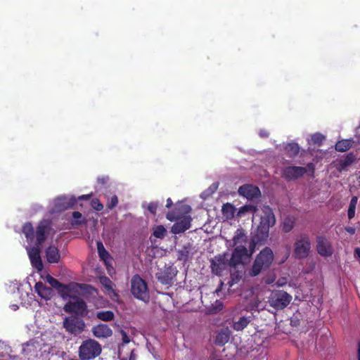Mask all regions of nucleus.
Instances as JSON below:
<instances>
[{
    "label": "nucleus",
    "mask_w": 360,
    "mask_h": 360,
    "mask_svg": "<svg viewBox=\"0 0 360 360\" xmlns=\"http://www.w3.org/2000/svg\"><path fill=\"white\" fill-rule=\"evenodd\" d=\"M274 281V278H267L266 279L265 282L267 283V284H271Z\"/></svg>",
    "instance_id": "864d4df0"
},
{
    "label": "nucleus",
    "mask_w": 360,
    "mask_h": 360,
    "mask_svg": "<svg viewBox=\"0 0 360 360\" xmlns=\"http://www.w3.org/2000/svg\"><path fill=\"white\" fill-rule=\"evenodd\" d=\"M311 166H312V165H311V164H309V165H308V167H311Z\"/></svg>",
    "instance_id": "0e129e2a"
},
{
    "label": "nucleus",
    "mask_w": 360,
    "mask_h": 360,
    "mask_svg": "<svg viewBox=\"0 0 360 360\" xmlns=\"http://www.w3.org/2000/svg\"><path fill=\"white\" fill-rule=\"evenodd\" d=\"M96 317L103 321H110L114 319V314L111 311H98Z\"/></svg>",
    "instance_id": "7c9ffc66"
},
{
    "label": "nucleus",
    "mask_w": 360,
    "mask_h": 360,
    "mask_svg": "<svg viewBox=\"0 0 360 360\" xmlns=\"http://www.w3.org/2000/svg\"><path fill=\"white\" fill-rule=\"evenodd\" d=\"M176 274V270L173 267L165 268L162 271L157 274V278L162 284H169Z\"/></svg>",
    "instance_id": "a211bd4d"
},
{
    "label": "nucleus",
    "mask_w": 360,
    "mask_h": 360,
    "mask_svg": "<svg viewBox=\"0 0 360 360\" xmlns=\"http://www.w3.org/2000/svg\"><path fill=\"white\" fill-rule=\"evenodd\" d=\"M345 229L349 233L352 235L354 234L356 231L355 229L353 227H347Z\"/></svg>",
    "instance_id": "49530a36"
},
{
    "label": "nucleus",
    "mask_w": 360,
    "mask_h": 360,
    "mask_svg": "<svg viewBox=\"0 0 360 360\" xmlns=\"http://www.w3.org/2000/svg\"><path fill=\"white\" fill-rule=\"evenodd\" d=\"M131 292L136 299L148 302L150 298L147 283L139 275H135L131 280Z\"/></svg>",
    "instance_id": "39448f33"
},
{
    "label": "nucleus",
    "mask_w": 360,
    "mask_h": 360,
    "mask_svg": "<svg viewBox=\"0 0 360 360\" xmlns=\"http://www.w3.org/2000/svg\"><path fill=\"white\" fill-rule=\"evenodd\" d=\"M129 360H136V356L134 355L133 353H131V354L129 357Z\"/></svg>",
    "instance_id": "13d9d810"
},
{
    "label": "nucleus",
    "mask_w": 360,
    "mask_h": 360,
    "mask_svg": "<svg viewBox=\"0 0 360 360\" xmlns=\"http://www.w3.org/2000/svg\"><path fill=\"white\" fill-rule=\"evenodd\" d=\"M352 141L348 139H344L338 141L335 144V150L339 152H345L351 148Z\"/></svg>",
    "instance_id": "c756f323"
},
{
    "label": "nucleus",
    "mask_w": 360,
    "mask_h": 360,
    "mask_svg": "<svg viewBox=\"0 0 360 360\" xmlns=\"http://www.w3.org/2000/svg\"><path fill=\"white\" fill-rule=\"evenodd\" d=\"M357 356H358V360H360V342L358 345Z\"/></svg>",
    "instance_id": "6e6d98bb"
},
{
    "label": "nucleus",
    "mask_w": 360,
    "mask_h": 360,
    "mask_svg": "<svg viewBox=\"0 0 360 360\" xmlns=\"http://www.w3.org/2000/svg\"><path fill=\"white\" fill-rule=\"evenodd\" d=\"M101 352V345L93 339L84 341L79 348L81 360H90L98 356Z\"/></svg>",
    "instance_id": "20e7f679"
},
{
    "label": "nucleus",
    "mask_w": 360,
    "mask_h": 360,
    "mask_svg": "<svg viewBox=\"0 0 360 360\" xmlns=\"http://www.w3.org/2000/svg\"><path fill=\"white\" fill-rule=\"evenodd\" d=\"M16 293H17L18 295L20 294V300H21V304H26V302H27L26 298H28V297H29L28 293H27V292L21 293L18 288V290H17Z\"/></svg>",
    "instance_id": "79ce46f5"
},
{
    "label": "nucleus",
    "mask_w": 360,
    "mask_h": 360,
    "mask_svg": "<svg viewBox=\"0 0 360 360\" xmlns=\"http://www.w3.org/2000/svg\"><path fill=\"white\" fill-rule=\"evenodd\" d=\"M166 233V229L162 226H158L154 229L153 235L158 238H162Z\"/></svg>",
    "instance_id": "f704fd0d"
},
{
    "label": "nucleus",
    "mask_w": 360,
    "mask_h": 360,
    "mask_svg": "<svg viewBox=\"0 0 360 360\" xmlns=\"http://www.w3.org/2000/svg\"><path fill=\"white\" fill-rule=\"evenodd\" d=\"M311 240L307 234L298 236L294 243V255L296 258L304 259L308 257L311 251Z\"/></svg>",
    "instance_id": "423d86ee"
},
{
    "label": "nucleus",
    "mask_w": 360,
    "mask_h": 360,
    "mask_svg": "<svg viewBox=\"0 0 360 360\" xmlns=\"http://www.w3.org/2000/svg\"><path fill=\"white\" fill-rule=\"evenodd\" d=\"M238 193L249 200L257 198L260 195L259 189L253 185L246 184L238 188Z\"/></svg>",
    "instance_id": "f3484780"
},
{
    "label": "nucleus",
    "mask_w": 360,
    "mask_h": 360,
    "mask_svg": "<svg viewBox=\"0 0 360 360\" xmlns=\"http://www.w3.org/2000/svg\"><path fill=\"white\" fill-rule=\"evenodd\" d=\"M292 300V296L285 291L276 290L270 294L268 302L269 305L276 310L286 307Z\"/></svg>",
    "instance_id": "0eeeda50"
},
{
    "label": "nucleus",
    "mask_w": 360,
    "mask_h": 360,
    "mask_svg": "<svg viewBox=\"0 0 360 360\" xmlns=\"http://www.w3.org/2000/svg\"><path fill=\"white\" fill-rule=\"evenodd\" d=\"M235 210V207L230 203L224 205L221 209L222 214L226 219H231L233 217Z\"/></svg>",
    "instance_id": "cd10ccee"
},
{
    "label": "nucleus",
    "mask_w": 360,
    "mask_h": 360,
    "mask_svg": "<svg viewBox=\"0 0 360 360\" xmlns=\"http://www.w3.org/2000/svg\"><path fill=\"white\" fill-rule=\"evenodd\" d=\"M22 232L25 234L27 241L32 243L34 238V233L32 225L30 223H26L22 227Z\"/></svg>",
    "instance_id": "c85d7f7f"
},
{
    "label": "nucleus",
    "mask_w": 360,
    "mask_h": 360,
    "mask_svg": "<svg viewBox=\"0 0 360 360\" xmlns=\"http://www.w3.org/2000/svg\"><path fill=\"white\" fill-rule=\"evenodd\" d=\"M92 333L97 338H107L112 335V330L110 328L103 323L95 326L91 329Z\"/></svg>",
    "instance_id": "6ab92c4d"
},
{
    "label": "nucleus",
    "mask_w": 360,
    "mask_h": 360,
    "mask_svg": "<svg viewBox=\"0 0 360 360\" xmlns=\"http://www.w3.org/2000/svg\"><path fill=\"white\" fill-rule=\"evenodd\" d=\"M295 225V221L292 218L287 217L283 220V230L285 233H288L293 229Z\"/></svg>",
    "instance_id": "473e14b6"
},
{
    "label": "nucleus",
    "mask_w": 360,
    "mask_h": 360,
    "mask_svg": "<svg viewBox=\"0 0 360 360\" xmlns=\"http://www.w3.org/2000/svg\"><path fill=\"white\" fill-rule=\"evenodd\" d=\"M50 228V222L48 220L41 221L37 226L34 236L36 237L37 243L35 246H27L30 259L32 265L38 271L43 269V264L40 257V245L44 241L46 236L45 234Z\"/></svg>",
    "instance_id": "f03ea898"
},
{
    "label": "nucleus",
    "mask_w": 360,
    "mask_h": 360,
    "mask_svg": "<svg viewBox=\"0 0 360 360\" xmlns=\"http://www.w3.org/2000/svg\"><path fill=\"white\" fill-rule=\"evenodd\" d=\"M117 203H118V198L116 195H114L108 199L107 207L110 210H112L115 206H117Z\"/></svg>",
    "instance_id": "4c0bfd02"
},
{
    "label": "nucleus",
    "mask_w": 360,
    "mask_h": 360,
    "mask_svg": "<svg viewBox=\"0 0 360 360\" xmlns=\"http://www.w3.org/2000/svg\"><path fill=\"white\" fill-rule=\"evenodd\" d=\"M351 162V160L349 158V157L345 160L344 161V165L347 166L349 164H350Z\"/></svg>",
    "instance_id": "09e8293b"
},
{
    "label": "nucleus",
    "mask_w": 360,
    "mask_h": 360,
    "mask_svg": "<svg viewBox=\"0 0 360 360\" xmlns=\"http://www.w3.org/2000/svg\"><path fill=\"white\" fill-rule=\"evenodd\" d=\"M285 283H286V279H285V278H282L279 279V280L277 281V285H278V286H283V285H284Z\"/></svg>",
    "instance_id": "a18cd8bd"
},
{
    "label": "nucleus",
    "mask_w": 360,
    "mask_h": 360,
    "mask_svg": "<svg viewBox=\"0 0 360 360\" xmlns=\"http://www.w3.org/2000/svg\"><path fill=\"white\" fill-rule=\"evenodd\" d=\"M76 203V199L73 196H60L54 202L53 212H60L72 207Z\"/></svg>",
    "instance_id": "4468645a"
},
{
    "label": "nucleus",
    "mask_w": 360,
    "mask_h": 360,
    "mask_svg": "<svg viewBox=\"0 0 360 360\" xmlns=\"http://www.w3.org/2000/svg\"><path fill=\"white\" fill-rule=\"evenodd\" d=\"M89 197H90V195H81L80 197H79V200L89 199Z\"/></svg>",
    "instance_id": "8fccbe9b"
},
{
    "label": "nucleus",
    "mask_w": 360,
    "mask_h": 360,
    "mask_svg": "<svg viewBox=\"0 0 360 360\" xmlns=\"http://www.w3.org/2000/svg\"><path fill=\"white\" fill-rule=\"evenodd\" d=\"M34 290L40 297L46 300H50L54 295L53 289L47 287L41 282H37L35 284Z\"/></svg>",
    "instance_id": "aec40b11"
},
{
    "label": "nucleus",
    "mask_w": 360,
    "mask_h": 360,
    "mask_svg": "<svg viewBox=\"0 0 360 360\" xmlns=\"http://www.w3.org/2000/svg\"><path fill=\"white\" fill-rule=\"evenodd\" d=\"M285 150L289 157H295L300 152V147L297 143H290L285 145Z\"/></svg>",
    "instance_id": "bb28decb"
},
{
    "label": "nucleus",
    "mask_w": 360,
    "mask_h": 360,
    "mask_svg": "<svg viewBox=\"0 0 360 360\" xmlns=\"http://www.w3.org/2000/svg\"><path fill=\"white\" fill-rule=\"evenodd\" d=\"M259 136L262 137V138H266V137H268L269 136V132L265 130V129H261L259 131Z\"/></svg>",
    "instance_id": "37998d69"
},
{
    "label": "nucleus",
    "mask_w": 360,
    "mask_h": 360,
    "mask_svg": "<svg viewBox=\"0 0 360 360\" xmlns=\"http://www.w3.org/2000/svg\"><path fill=\"white\" fill-rule=\"evenodd\" d=\"M307 172V168L297 166H288L281 171V176L287 181H295Z\"/></svg>",
    "instance_id": "9b49d317"
},
{
    "label": "nucleus",
    "mask_w": 360,
    "mask_h": 360,
    "mask_svg": "<svg viewBox=\"0 0 360 360\" xmlns=\"http://www.w3.org/2000/svg\"><path fill=\"white\" fill-rule=\"evenodd\" d=\"M158 202H150L148 205V210L151 213L153 214V215H155L156 214V210H157V208H158Z\"/></svg>",
    "instance_id": "ea45409f"
},
{
    "label": "nucleus",
    "mask_w": 360,
    "mask_h": 360,
    "mask_svg": "<svg viewBox=\"0 0 360 360\" xmlns=\"http://www.w3.org/2000/svg\"><path fill=\"white\" fill-rule=\"evenodd\" d=\"M251 321V317L241 316L237 321H233L232 328L236 330H243Z\"/></svg>",
    "instance_id": "b1692460"
},
{
    "label": "nucleus",
    "mask_w": 360,
    "mask_h": 360,
    "mask_svg": "<svg viewBox=\"0 0 360 360\" xmlns=\"http://www.w3.org/2000/svg\"><path fill=\"white\" fill-rule=\"evenodd\" d=\"M216 189H217V187L215 186H213V187L209 188L207 191H205L203 193H202L201 198H206L210 195L213 193L215 191Z\"/></svg>",
    "instance_id": "a19ab883"
},
{
    "label": "nucleus",
    "mask_w": 360,
    "mask_h": 360,
    "mask_svg": "<svg viewBox=\"0 0 360 360\" xmlns=\"http://www.w3.org/2000/svg\"><path fill=\"white\" fill-rule=\"evenodd\" d=\"M233 241L236 246L243 245V244L246 242V236L244 231L241 229H238L233 238Z\"/></svg>",
    "instance_id": "a878e982"
},
{
    "label": "nucleus",
    "mask_w": 360,
    "mask_h": 360,
    "mask_svg": "<svg viewBox=\"0 0 360 360\" xmlns=\"http://www.w3.org/2000/svg\"><path fill=\"white\" fill-rule=\"evenodd\" d=\"M359 182H360V175H359Z\"/></svg>",
    "instance_id": "338daca9"
},
{
    "label": "nucleus",
    "mask_w": 360,
    "mask_h": 360,
    "mask_svg": "<svg viewBox=\"0 0 360 360\" xmlns=\"http://www.w3.org/2000/svg\"><path fill=\"white\" fill-rule=\"evenodd\" d=\"M100 283L105 288L107 293L110 296L116 295L113 289V283L108 277H100Z\"/></svg>",
    "instance_id": "393cba45"
},
{
    "label": "nucleus",
    "mask_w": 360,
    "mask_h": 360,
    "mask_svg": "<svg viewBox=\"0 0 360 360\" xmlns=\"http://www.w3.org/2000/svg\"><path fill=\"white\" fill-rule=\"evenodd\" d=\"M241 277V274L238 271L231 273V278L230 281H229V285L233 286L234 284L238 283Z\"/></svg>",
    "instance_id": "c9c22d12"
},
{
    "label": "nucleus",
    "mask_w": 360,
    "mask_h": 360,
    "mask_svg": "<svg viewBox=\"0 0 360 360\" xmlns=\"http://www.w3.org/2000/svg\"><path fill=\"white\" fill-rule=\"evenodd\" d=\"M231 331L228 328L219 330L216 335L215 343L219 345H224L229 340Z\"/></svg>",
    "instance_id": "4be33fe9"
},
{
    "label": "nucleus",
    "mask_w": 360,
    "mask_h": 360,
    "mask_svg": "<svg viewBox=\"0 0 360 360\" xmlns=\"http://www.w3.org/2000/svg\"><path fill=\"white\" fill-rule=\"evenodd\" d=\"M217 303H218V304H219V309H222V304H221V302H217Z\"/></svg>",
    "instance_id": "bf43d9fd"
},
{
    "label": "nucleus",
    "mask_w": 360,
    "mask_h": 360,
    "mask_svg": "<svg viewBox=\"0 0 360 360\" xmlns=\"http://www.w3.org/2000/svg\"><path fill=\"white\" fill-rule=\"evenodd\" d=\"M167 218L170 221L174 220V217L169 214L167 215Z\"/></svg>",
    "instance_id": "4d7b16f0"
},
{
    "label": "nucleus",
    "mask_w": 360,
    "mask_h": 360,
    "mask_svg": "<svg viewBox=\"0 0 360 360\" xmlns=\"http://www.w3.org/2000/svg\"><path fill=\"white\" fill-rule=\"evenodd\" d=\"M97 249L98 252L100 256V257L106 262L107 259L109 257L108 252L105 250L103 243L101 241L97 242Z\"/></svg>",
    "instance_id": "72a5a7b5"
},
{
    "label": "nucleus",
    "mask_w": 360,
    "mask_h": 360,
    "mask_svg": "<svg viewBox=\"0 0 360 360\" xmlns=\"http://www.w3.org/2000/svg\"><path fill=\"white\" fill-rule=\"evenodd\" d=\"M124 342H129V341L127 340V338H125Z\"/></svg>",
    "instance_id": "680f3d73"
},
{
    "label": "nucleus",
    "mask_w": 360,
    "mask_h": 360,
    "mask_svg": "<svg viewBox=\"0 0 360 360\" xmlns=\"http://www.w3.org/2000/svg\"><path fill=\"white\" fill-rule=\"evenodd\" d=\"M92 207L96 211H101L103 208V205L98 199L93 200L91 202Z\"/></svg>",
    "instance_id": "58836bf2"
},
{
    "label": "nucleus",
    "mask_w": 360,
    "mask_h": 360,
    "mask_svg": "<svg viewBox=\"0 0 360 360\" xmlns=\"http://www.w3.org/2000/svg\"><path fill=\"white\" fill-rule=\"evenodd\" d=\"M102 183H105L104 179H102Z\"/></svg>",
    "instance_id": "69168bd1"
},
{
    "label": "nucleus",
    "mask_w": 360,
    "mask_h": 360,
    "mask_svg": "<svg viewBox=\"0 0 360 360\" xmlns=\"http://www.w3.org/2000/svg\"><path fill=\"white\" fill-rule=\"evenodd\" d=\"M191 208L188 205L184 206V211L186 213H188L191 211Z\"/></svg>",
    "instance_id": "3c124183"
},
{
    "label": "nucleus",
    "mask_w": 360,
    "mask_h": 360,
    "mask_svg": "<svg viewBox=\"0 0 360 360\" xmlns=\"http://www.w3.org/2000/svg\"><path fill=\"white\" fill-rule=\"evenodd\" d=\"M63 326L67 331L74 335L81 333L85 328L84 321L75 317L65 318L63 321Z\"/></svg>",
    "instance_id": "9d476101"
},
{
    "label": "nucleus",
    "mask_w": 360,
    "mask_h": 360,
    "mask_svg": "<svg viewBox=\"0 0 360 360\" xmlns=\"http://www.w3.org/2000/svg\"><path fill=\"white\" fill-rule=\"evenodd\" d=\"M10 307L13 311H16L18 309V306L17 304H12Z\"/></svg>",
    "instance_id": "5fc2aeb1"
},
{
    "label": "nucleus",
    "mask_w": 360,
    "mask_h": 360,
    "mask_svg": "<svg viewBox=\"0 0 360 360\" xmlns=\"http://www.w3.org/2000/svg\"><path fill=\"white\" fill-rule=\"evenodd\" d=\"M191 217L185 214L182 217H178L176 221L172 227V232L174 234H179L184 232L191 226Z\"/></svg>",
    "instance_id": "dca6fc26"
},
{
    "label": "nucleus",
    "mask_w": 360,
    "mask_h": 360,
    "mask_svg": "<svg viewBox=\"0 0 360 360\" xmlns=\"http://www.w3.org/2000/svg\"><path fill=\"white\" fill-rule=\"evenodd\" d=\"M254 249L248 250L245 245H238L235 248L231 257H230L231 264L236 266L240 264L243 260L249 259L253 254Z\"/></svg>",
    "instance_id": "1a4fd4ad"
},
{
    "label": "nucleus",
    "mask_w": 360,
    "mask_h": 360,
    "mask_svg": "<svg viewBox=\"0 0 360 360\" xmlns=\"http://www.w3.org/2000/svg\"><path fill=\"white\" fill-rule=\"evenodd\" d=\"M64 310L68 313H75L79 315L87 314L86 304L81 299H77L74 302H69L64 306Z\"/></svg>",
    "instance_id": "f8f14e48"
},
{
    "label": "nucleus",
    "mask_w": 360,
    "mask_h": 360,
    "mask_svg": "<svg viewBox=\"0 0 360 360\" xmlns=\"http://www.w3.org/2000/svg\"><path fill=\"white\" fill-rule=\"evenodd\" d=\"M354 252L356 255L360 259V248H356Z\"/></svg>",
    "instance_id": "603ef678"
},
{
    "label": "nucleus",
    "mask_w": 360,
    "mask_h": 360,
    "mask_svg": "<svg viewBox=\"0 0 360 360\" xmlns=\"http://www.w3.org/2000/svg\"><path fill=\"white\" fill-rule=\"evenodd\" d=\"M357 200V197L354 196L350 200L347 212L349 219H352L354 217Z\"/></svg>",
    "instance_id": "2f4dec72"
},
{
    "label": "nucleus",
    "mask_w": 360,
    "mask_h": 360,
    "mask_svg": "<svg viewBox=\"0 0 360 360\" xmlns=\"http://www.w3.org/2000/svg\"><path fill=\"white\" fill-rule=\"evenodd\" d=\"M253 212V221H259L257 232L261 234V238L268 236L269 229L276 224V217L272 209L269 206H263L260 208H255L252 206L245 205L238 211V215L245 212Z\"/></svg>",
    "instance_id": "f257e3e1"
},
{
    "label": "nucleus",
    "mask_w": 360,
    "mask_h": 360,
    "mask_svg": "<svg viewBox=\"0 0 360 360\" xmlns=\"http://www.w3.org/2000/svg\"><path fill=\"white\" fill-rule=\"evenodd\" d=\"M39 343L35 341H30L23 345L22 352L28 356H37L39 349Z\"/></svg>",
    "instance_id": "412c9836"
},
{
    "label": "nucleus",
    "mask_w": 360,
    "mask_h": 360,
    "mask_svg": "<svg viewBox=\"0 0 360 360\" xmlns=\"http://www.w3.org/2000/svg\"><path fill=\"white\" fill-rule=\"evenodd\" d=\"M46 257L49 263H58L60 258L58 248L53 245H51L46 249Z\"/></svg>",
    "instance_id": "5701e85b"
},
{
    "label": "nucleus",
    "mask_w": 360,
    "mask_h": 360,
    "mask_svg": "<svg viewBox=\"0 0 360 360\" xmlns=\"http://www.w3.org/2000/svg\"><path fill=\"white\" fill-rule=\"evenodd\" d=\"M172 200H171L170 198H168V199L167 200V205H166V207H170L172 206Z\"/></svg>",
    "instance_id": "de8ad7c7"
},
{
    "label": "nucleus",
    "mask_w": 360,
    "mask_h": 360,
    "mask_svg": "<svg viewBox=\"0 0 360 360\" xmlns=\"http://www.w3.org/2000/svg\"><path fill=\"white\" fill-rule=\"evenodd\" d=\"M124 342H129V341L127 340V338H125Z\"/></svg>",
    "instance_id": "e2e57ef3"
},
{
    "label": "nucleus",
    "mask_w": 360,
    "mask_h": 360,
    "mask_svg": "<svg viewBox=\"0 0 360 360\" xmlns=\"http://www.w3.org/2000/svg\"><path fill=\"white\" fill-rule=\"evenodd\" d=\"M233 266L231 264L230 255L224 253L215 256L211 261L212 271L217 275H221L229 266Z\"/></svg>",
    "instance_id": "6e6552de"
},
{
    "label": "nucleus",
    "mask_w": 360,
    "mask_h": 360,
    "mask_svg": "<svg viewBox=\"0 0 360 360\" xmlns=\"http://www.w3.org/2000/svg\"><path fill=\"white\" fill-rule=\"evenodd\" d=\"M72 217L75 219H82V214L79 212H74L72 213Z\"/></svg>",
    "instance_id": "c03bdc74"
},
{
    "label": "nucleus",
    "mask_w": 360,
    "mask_h": 360,
    "mask_svg": "<svg viewBox=\"0 0 360 360\" xmlns=\"http://www.w3.org/2000/svg\"><path fill=\"white\" fill-rule=\"evenodd\" d=\"M325 139V136L320 133H316L311 136V141L314 143L320 144Z\"/></svg>",
    "instance_id": "e433bc0d"
},
{
    "label": "nucleus",
    "mask_w": 360,
    "mask_h": 360,
    "mask_svg": "<svg viewBox=\"0 0 360 360\" xmlns=\"http://www.w3.org/2000/svg\"><path fill=\"white\" fill-rule=\"evenodd\" d=\"M46 281L49 283L52 288H56L63 299L70 297V285H66L60 283L58 280L50 275L46 276Z\"/></svg>",
    "instance_id": "2eb2a0df"
},
{
    "label": "nucleus",
    "mask_w": 360,
    "mask_h": 360,
    "mask_svg": "<svg viewBox=\"0 0 360 360\" xmlns=\"http://www.w3.org/2000/svg\"><path fill=\"white\" fill-rule=\"evenodd\" d=\"M274 259L273 251L269 248H264L256 257L249 274L251 276L259 275L262 271L267 269L271 265Z\"/></svg>",
    "instance_id": "7ed1b4c3"
},
{
    "label": "nucleus",
    "mask_w": 360,
    "mask_h": 360,
    "mask_svg": "<svg viewBox=\"0 0 360 360\" xmlns=\"http://www.w3.org/2000/svg\"><path fill=\"white\" fill-rule=\"evenodd\" d=\"M84 221H84V219L82 221H75V223H77V224H82V222H84Z\"/></svg>",
    "instance_id": "052dcab7"
},
{
    "label": "nucleus",
    "mask_w": 360,
    "mask_h": 360,
    "mask_svg": "<svg viewBox=\"0 0 360 360\" xmlns=\"http://www.w3.org/2000/svg\"><path fill=\"white\" fill-rule=\"evenodd\" d=\"M316 250L322 257H330L333 252L330 242L322 236L316 238Z\"/></svg>",
    "instance_id": "ddd939ff"
}]
</instances>
